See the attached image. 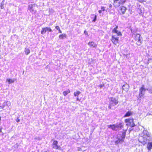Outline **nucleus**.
Returning <instances> with one entry per match:
<instances>
[{
  "instance_id": "nucleus-26",
  "label": "nucleus",
  "mask_w": 152,
  "mask_h": 152,
  "mask_svg": "<svg viewBox=\"0 0 152 152\" xmlns=\"http://www.w3.org/2000/svg\"><path fill=\"white\" fill-rule=\"evenodd\" d=\"M137 1L140 3H143L145 1L144 0H137Z\"/></svg>"
},
{
  "instance_id": "nucleus-36",
  "label": "nucleus",
  "mask_w": 152,
  "mask_h": 152,
  "mask_svg": "<svg viewBox=\"0 0 152 152\" xmlns=\"http://www.w3.org/2000/svg\"><path fill=\"white\" fill-rule=\"evenodd\" d=\"M76 99H77V101H80V99L78 97Z\"/></svg>"
},
{
  "instance_id": "nucleus-8",
  "label": "nucleus",
  "mask_w": 152,
  "mask_h": 152,
  "mask_svg": "<svg viewBox=\"0 0 152 152\" xmlns=\"http://www.w3.org/2000/svg\"><path fill=\"white\" fill-rule=\"evenodd\" d=\"M49 31L50 32H52V30L50 28L45 27L43 28L41 31V34H45L46 32Z\"/></svg>"
},
{
  "instance_id": "nucleus-4",
  "label": "nucleus",
  "mask_w": 152,
  "mask_h": 152,
  "mask_svg": "<svg viewBox=\"0 0 152 152\" xmlns=\"http://www.w3.org/2000/svg\"><path fill=\"white\" fill-rule=\"evenodd\" d=\"M132 37L137 41V44L138 45H140L141 44V39L140 38V35L138 34H134L132 35Z\"/></svg>"
},
{
  "instance_id": "nucleus-7",
  "label": "nucleus",
  "mask_w": 152,
  "mask_h": 152,
  "mask_svg": "<svg viewBox=\"0 0 152 152\" xmlns=\"http://www.w3.org/2000/svg\"><path fill=\"white\" fill-rule=\"evenodd\" d=\"M126 132V131L125 132H124L122 133V135L120 137H119V136H118V140L116 141V143H118L120 142H122L124 141V139L125 137Z\"/></svg>"
},
{
  "instance_id": "nucleus-3",
  "label": "nucleus",
  "mask_w": 152,
  "mask_h": 152,
  "mask_svg": "<svg viewBox=\"0 0 152 152\" xmlns=\"http://www.w3.org/2000/svg\"><path fill=\"white\" fill-rule=\"evenodd\" d=\"M123 126V124L121 123L118 124L109 125L107 126V127L113 130H117L121 129Z\"/></svg>"
},
{
  "instance_id": "nucleus-13",
  "label": "nucleus",
  "mask_w": 152,
  "mask_h": 152,
  "mask_svg": "<svg viewBox=\"0 0 152 152\" xmlns=\"http://www.w3.org/2000/svg\"><path fill=\"white\" fill-rule=\"evenodd\" d=\"M58 142L56 140H54L53 142V148L55 149H59V146L58 145Z\"/></svg>"
},
{
  "instance_id": "nucleus-34",
  "label": "nucleus",
  "mask_w": 152,
  "mask_h": 152,
  "mask_svg": "<svg viewBox=\"0 0 152 152\" xmlns=\"http://www.w3.org/2000/svg\"><path fill=\"white\" fill-rule=\"evenodd\" d=\"M112 5L111 4H110L109 5V7L110 8H111V7H112Z\"/></svg>"
},
{
  "instance_id": "nucleus-22",
  "label": "nucleus",
  "mask_w": 152,
  "mask_h": 152,
  "mask_svg": "<svg viewBox=\"0 0 152 152\" xmlns=\"http://www.w3.org/2000/svg\"><path fill=\"white\" fill-rule=\"evenodd\" d=\"M81 93V92L79 91H77L75 92L74 93V95L75 96H78V95Z\"/></svg>"
},
{
  "instance_id": "nucleus-15",
  "label": "nucleus",
  "mask_w": 152,
  "mask_h": 152,
  "mask_svg": "<svg viewBox=\"0 0 152 152\" xmlns=\"http://www.w3.org/2000/svg\"><path fill=\"white\" fill-rule=\"evenodd\" d=\"M120 8V10L121 12V14H124L127 10L126 8L124 6H121Z\"/></svg>"
},
{
  "instance_id": "nucleus-38",
  "label": "nucleus",
  "mask_w": 152,
  "mask_h": 152,
  "mask_svg": "<svg viewBox=\"0 0 152 152\" xmlns=\"http://www.w3.org/2000/svg\"><path fill=\"white\" fill-rule=\"evenodd\" d=\"M84 33H86V31H84Z\"/></svg>"
},
{
  "instance_id": "nucleus-31",
  "label": "nucleus",
  "mask_w": 152,
  "mask_h": 152,
  "mask_svg": "<svg viewBox=\"0 0 152 152\" xmlns=\"http://www.w3.org/2000/svg\"><path fill=\"white\" fill-rule=\"evenodd\" d=\"M1 8L2 9L4 8V7H3V5H1Z\"/></svg>"
},
{
  "instance_id": "nucleus-19",
  "label": "nucleus",
  "mask_w": 152,
  "mask_h": 152,
  "mask_svg": "<svg viewBox=\"0 0 152 152\" xmlns=\"http://www.w3.org/2000/svg\"><path fill=\"white\" fill-rule=\"evenodd\" d=\"M6 81L8 82L9 84H10L13 83L15 81V80L14 79L8 78L6 79Z\"/></svg>"
},
{
  "instance_id": "nucleus-6",
  "label": "nucleus",
  "mask_w": 152,
  "mask_h": 152,
  "mask_svg": "<svg viewBox=\"0 0 152 152\" xmlns=\"http://www.w3.org/2000/svg\"><path fill=\"white\" fill-rule=\"evenodd\" d=\"M118 37H116L115 35H113L112 37V42L115 45L118 46Z\"/></svg>"
},
{
  "instance_id": "nucleus-11",
  "label": "nucleus",
  "mask_w": 152,
  "mask_h": 152,
  "mask_svg": "<svg viewBox=\"0 0 152 152\" xmlns=\"http://www.w3.org/2000/svg\"><path fill=\"white\" fill-rule=\"evenodd\" d=\"M118 27L117 26L116 27L114 28L112 31V32L113 33H116L117 34L118 36H121L122 35V34L121 32L119 31H118L117 29L118 28Z\"/></svg>"
},
{
  "instance_id": "nucleus-29",
  "label": "nucleus",
  "mask_w": 152,
  "mask_h": 152,
  "mask_svg": "<svg viewBox=\"0 0 152 152\" xmlns=\"http://www.w3.org/2000/svg\"><path fill=\"white\" fill-rule=\"evenodd\" d=\"M104 86V85L101 84L99 85V86L101 88H102Z\"/></svg>"
},
{
  "instance_id": "nucleus-16",
  "label": "nucleus",
  "mask_w": 152,
  "mask_h": 152,
  "mask_svg": "<svg viewBox=\"0 0 152 152\" xmlns=\"http://www.w3.org/2000/svg\"><path fill=\"white\" fill-rule=\"evenodd\" d=\"M11 103L10 102L8 101L7 102H5L4 103V107H1V108H4L5 106H7L8 107H9Z\"/></svg>"
},
{
  "instance_id": "nucleus-1",
  "label": "nucleus",
  "mask_w": 152,
  "mask_h": 152,
  "mask_svg": "<svg viewBox=\"0 0 152 152\" xmlns=\"http://www.w3.org/2000/svg\"><path fill=\"white\" fill-rule=\"evenodd\" d=\"M150 137V134L147 130H144L140 134L139 140L141 143L143 145H145L149 141Z\"/></svg>"
},
{
  "instance_id": "nucleus-20",
  "label": "nucleus",
  "mask_w": 152,
  "mask_h": 152,
  "mask_svg": "<svg viewBox=\"0 0 152 152\" xmlns=\"http://www.w3.org/2000/svg\"><path fill=\"white\" fill-rule=\"evenodd\" d=\"M70 92V91L69 89H68L66 90V91L63 92V94L64 96H66Z\"/></svg>"
},
{
  "instance_id": "nucleus-25",
  "label": "nucleus",
  "mask_w": 152,
  "mask_h": 152,
  "mask_svg": "<svg viewBox=\"0 0 152 152\" xmlns=\"http://www.w3.org/2000/svg\"><path fill=\"white\" fill-rule=\"evenodd\" d=\"M101 10H102V11H104L105 10V7H101Z\"/></svg>"
},
{
  "instance_id": "nucleus-18",
  "label": "nucleus",
  "mask_w": 152,
  "mask_h": 152,
  "mask_svg": "<svg viewBox=\"0 0 152 152\" xmlns=\"http://www.w3.org/2000/svg\"><path fill=\"white\" fill-rule=\"evenodd\" d=\"M140 5H139L138 8V12L139 14L141 15L143 13L144 10V8H142V7H140Z\"/></svg>"
},
{
  "instance_id": "nucleus-21",
  "label": "nucleus",
  "mask_w": 152,
  "mask_h": 152,
  "mask_svg": "<svg viewBox=\"0 0 152 152\" xmlns=\"http://www.w3.org/2000/svg\"><path fill=\"white\" fill-rule=\"evenodd\" d=\"M132 114V112H131V111H128L125 115L124 117H129V116H131Z\"/></svg>"
},
{
  "instance_id": "nucleus-23",
  "label": "nucleus",
  "mask_w": 152,
  "mask_h": 152,
  "mask_svg": "<svg viewBox=\"0 0 152 152\" xmlns=\"http://www.w3.org/2000/svg\"><path fill=\"white\" fill-rule=\"evenodd\" d=\"M66 37V35L65 34H62L59 36V38L60 39H63Z\"/></svg>"
},
{
  "instance_id": "nucleus-12",
  "label": "nucleus",
  "mask_w": 152,
  "mask_h": 152,
  "mask_svg": "<svg viewBox=\"0 0 152 152\" xmlns=\"http://www.w3.org/2000/svg\"><path fill=\"white\" fill-rule=\"evenodd\" d=\"M88 45L91 48H96L97 46V45L93 41L89 42Z\"/></svg>"
},
{
  "instance_id": "nucleus-32",
  "label": "nucleus",
  "mask_w": 152,
  "mask_h": 152,
  "mask_svg": "<svg viewBox=\"0 0 152 152\" xmlns=\"http://www.w3.org/2000/svg\"><path fill=\"white\" fill-rule=\"evenodd\" d=\"M98 12L99 13H101L102 12V10H99L98 11Z\"/></svg>"
},
{
  "instance_id": "nucleus-2",
  "label": "nucleus",
  "mask_w": 152,
  "mask_h": 152,
  "mask_svg": "<svg viewBox=\"0 0 152 152\" xmlns=\"http://www.w3.org/2000/svg\"><path fill=\"white\" fill-rule=\"evenodd\" d=\"M118 103V99L114 98H111L110 99V105L109 107L111 109H114L115 107V106Z\"/></svg>"
},
{
  "instance_id": "nucleus-17",
  "label": "nucleus",
  "mask_w": 152,
  "mask_h": 152,
  "mask_svg": "<svg viewBox=\"0 0 152 152\" xmlns=\"http://www.w3.org/2000/svg\"><path fill=\"white\" fill-rule=\"evenodd\" d=\"M147 148L149 151L152 149V142H148V143Z\"/></svg>"
},
{
  "instance_id": "nucleus-35",
  "label": "nucleus",
  "mask_w": 152,
  "mask_h": 152,
  "mask_svg": "<svg viewBox=\"0 0 152 152\" xmlns=\"http://www.w3.org/2000/svg\"><path fill=\"white\" fill-rule=\"evenodd\" d=\"M58 31H59V32L60 33H62V31H61V30H60V29L59 30H58Z\"/></svg>"
},
{
  "instance_id": "nucleus-24",
  "label": "nucleus",
  "mask_w": 152,
  "mask_h": 152,
  "mask_svg": "<svg viewBox=\"0 0 152 152\" xmlns=\"http://www.w3.org/2000/svg\"><path fill=\"white\" fill-rule=\"evenodd\" d=\"M25 53L26 55L28 54L30 52V50L28 49H25Z\"/></svg>"
},
{
  "instance_id": "nucleus-10",
  "label": "nucleus",
  "mask_w": 152,
  "mask_h": 152,
  "mask_svg": "<svg viewBox=\"0 0 152 152\" xmlns=\"http://www.w3.org/2000/svg\"><path fill=\"white\" fill-rule=\"evenodd\" d=\"M145 90L143 86H142V87L140 88L139 96L140 97H142L144 95Z\"/></svg>"
},
{
  "instance_id": "nucleus-33",
  "label": "nucleus",
  "mask_w": 152,
  "mask_h": 152,
  "mask_svg": "<svg viewBox=\"0 0 152 152\" xmlns=\"http://www.w3.org/2000/svg\"><path fill=\"white\" fill-rule=\"evenodd\" d=\"M16 121L18 122H19L20 121V120L18 119H17L16 120Z\"/></svg>"
},
{
  "instance_id": "nucleus-14",
  "label": "nucleus",
  "mask_w": 152,
  "mask_h": 152,
  "mask_svg": "<svg viewBox=\"0 0 152 152\" xmlns=\"http://www.w3.org/2000/svg\"><path fill=\"white\" fill-rule=\"evenodd\" d=\"M129 86L127 84L124 85L122 86L123 89L126 91H127L129 90Z\"/></svg>"
},
{
  "instance_id": "nucleus-37",
  "label": "nucleus",
  "mask_w": 152,
  "mask_h": 152,
  "mask_svg": "<svg viewBox=\"0 0 152 152\" xmlns=\"http://www.w3.org/2000/svg\"><path fill=\"white\" fill-rule=\"evenodd\" d=\"M118 0H115L114 2V3H115V1H118Z\"/></svg>"
},
{
  "instance_id": "nucleus-28",
  "label": "nucleus",
  "mask_w": 152,
  "mask_h": 152,
  "mask_svg": "<svg viewBox=\"0 0 152 152\" xmlns=\"http://www.w3.org/2000/svg\"><path fill=\"white\" fill-rule=\"evenodd\" d=\"M96 15L95 16V18L93 20V21L95 22L96 20Z\"/></svg>"
},
{
  "instance_id": "nucleus-30",
  "label": "nucleus",
  "mask_w": 152,
  "mask_h": 152,
  "mask_svg": "<svg viewBox=\"0 0 152 152\" xmlns=\"http://www.w3.org/2000/svg\"><path fill=\"white\" fill-rule=\"evenodd\" d=\"M148 91L150 93H152V90H150V89H149Z\"/></svg>"
},
{
  "instance_id": "nucleus-27",
  "label": "nucleus",
  "mask_w": 152,
  "mask_h": 152,
  "mask_svg": "<svg viewBox=\"0 0 152 152\" xmlns=\"http://www.w3.org/2000/svg\"><path fill=\"white\" fill-rule=\"evenodd\" d=\"M55 28L56 29H57V30H59L60 29V28H59V26H56Z\"/></svg>"
},
{
  "instance_id": "nucleus-9",
  "label": "nucleus",
  "mask_w": 152,
  "mask_h": 152,
  "mask_svg": "<svg viewBox=\"0 0 152 152\" xmlns=\"http://www.w3.org/2000/svg\"><path fill=\"white\" fill-rule=\"evenodd\" d=\"M35 7V5L34 4H30L28 5V9L32 12H34L35 13L36 12V11L35 10L34 8Z\"/></svg>"
},
{
  "instance_id": "nucleus-5",
  "label": "nucleus",
  "mask_w": 152,
  "mask_h": 152,
  "mask_svg": "<svg viewBox=\"0 0 152 152\" xmlns=\"http://www.w3.org/2000/svg\"><path fill=\"white\" fill-rule=\"evenodd\" d=\"M125 122L126 123V125L127 126H130L131 127H134L135 125L133 122V120L132 118H129L126 119L125 120Z\"/></svg>"
}]
</instances>
